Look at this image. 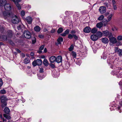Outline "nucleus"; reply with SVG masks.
Wrapping results in <instances>:
<instances>
[{"mask_svg": "<svg viewBox=\"0 0 122 122\" xmlns=\"http://www.w3.org/2000/svg\"><path fill=\"white\" fill-rule=\"evenodd\" d=\"M7 100V99L5 96H3L1 97V101L2 103V107H5L6 106L7 104L6 101Z\"/></svg>", "mask_w": 122, "mask_h": 122, "instance_id": "f257e3e1", "label": "nucleus"}, {"mask_svg": "<svg viewBox=\"0 0 122 122\" xmlns=\"http://www.w3.org/2000/svg\"><path fill=\"white\" fill-rule=\"evenodd\" d=\"M114 57L112 56L109 57L107 60V63L109 64H111L110 67L112 68H113L112 66V64L114 63Z\"/></svg>", "mask_w": 122, "mask_h": 122, "instance_id": "f03ea898", "label": "nucleus"}, {"mask_svg": "<svg viewBox=\"0 0 122 122\" xmlns=\"http://www.w3.org/2000/svg\"><path fill=\"white\" fill-rule=\"evenodd\" d=\"M23 35L24 37L27 39H30L31 37V33L28 30L25 31L23 33Z\"/></svg>", "mask_w": 122, "mask_h": 122, "instance_id": "7ed1b4c3", "label": "nucleus"}, {"mask_svg": "<svg viewBox=\"0 0 122 122\" xmlns=\"http://www.w3.org/2000/svg\"><path fill=\"white\" fill-rule=\"evenodd\" d=\"M103 35L106 36H108V37H109L110 36H112V33L111 32H110L106 30L102 31Z\"/></svg>", "mask_w": 122, "mask_h": 122, "instance_id": "20e7f679", "label": "nucleus"}, {"mask_svg": "<svg viewBox=\"0 0 122 122\" xmlns=\"http://www.w3.org/2000/svg\"><path fill=\"white\" fill-rule=\"evenodd\" d=\"M20 21V19L19 17H18L16 16L13 17L12 20V22L14 24L18 23Z\"/></svg>", "mask_w": 122, "mask_h": 122, "instance_id": "39448f33", "label": "nucleus"}, {"mask_svg": "<svg viewBox=\"0 0 122 122\" xmlns=\"http://www.w3.org/2000/svg\"><path fill=\"white\" fill-rule=\"evenodd\" d=\"M98 10L101 14H103L106 12V8L104 6H102L99 7Z\"/></svg>", "mask_w": 122, "mask_h": 122, "instance_id": "423d86ee", "label": "nucleus"}, {"mask_svg": "<svg viewBox=\"0 0 122 122\" xmlns=\"http://www.w3.org/2000/svg\"><path fill=\"white\" fill-rule=\"evenodd\" d=\"M111 43L112 44L116 43L117 42V40L114 37H113V36L112 34V36H110L109 37H108Z\"/></svg>", "mask_w": 122, "mask_h": 122, "instance_id": "0eeeda50", "label": "nucleus"}, {"mask_svg": "<svg viewBox=\"0 0 122 122\" xmlns=\"http://www.w3.org/2000/svg\"><path fill=\"white\" fill-rule=\"evenodd\" d=\"M4 8L5 10L7 11H10L11 9V5L8 3H6L5 5Z\"/></svg>", "mask_w": 122, "mask_h": 122, "instance_id": "6e6552de", "label": "nucleus"}, {"mask_svg": "<svg viewBox=\"0 0 122 122\" xmlns=\"http://www.w3.org/2000/svg\"><path fill=\"white\" fill-rule=\"evenodd\" d=\"M26 20L28 24H31L32 22L33 19L31 17L29 16L26 18Z\"/></svg>", "mask_w": 122, "mask_h": 122, "instance_id": "1a4fd4ad", "label": "nucleus"}, {"mask_svg": "<svg viewBox=\"0 0 122 122\" xmlns=\"http://www.w3.org/2000/svg\"><path fill=\"white\" fill-rule=\"evenodd\" d=\"M120 71V70L118 68H117V70H114L112 71L111 74L113 75H116L117 76V74Z\"/></svg>", "mask_w": 122, "mask_h": 122, "instance_id": "9d476101", "label": "nucleus"}, {"mask_svg": "<svg viewBox=\"0 0 122 122\" xmlns=\"http://www.w3.org/2000/svg\"><path fill=\"white\" fill-rule=\"evenodd\" d=\"M102 42L104 44H106L107 43L109 42V40L108 39L106 38H103L101 39Z\"/></svg>", "mask_w": 122, "mask_h": 122, "instance_id": "9b49d317", "label": "nucleus"}, {"mask_svg": "<svg viewBox=\"0 0 122 122\" xmlns=\"http://www.w3.org/2000/svg\"><path fill=\"white\" fill-rule=\"evenodd\" d=\"M7 1L6 0H0V7H2L4 6L6 4Z\"/></svg>", "mask_w": 122, "mask_h": 122, "instance_id": "f8f14e48", "label": "nucleus"}, {"mask_svg": "<svg viewBox=\"0 0 122 122\" xmlns=\"http://www.w3.org/2000/svg\"><path fill=\"white\" fill-rule=\"evenodd\" d=\"M91 40L93 41H96L97 40L98 37L96 35L93 34L91 36Z\"/></svg>", "mask_w": 122, "mask_h": 122, "instance_id": "ddd939ff", "label": "nucleus"}, {"mask_svg": "<svg viewBox=\"0 0 122 122\" xmlns=\"http://www.w3.org/2000/svg\"><path fill=\"white\" fill-rule=\"evenodd\" d=\"M62 61V57L61 56H59L56 58V61L57 63H59L61 62Z\"/></svg>", "mask_w": 122, "mask_h": 122, "instance_id": "4468645a", "label": "nucleus"}, {"mask_svg": "<svg viewBox=\"0 0 122 122\" xmlns=\"http://www.w3.org/2000/svg\"><path fill=\"white\" fill-rule=\"evenodd\" d=\"M91 30V28L89 27H86L84 29L83 31L84 32L87 33L90 32Z\"/></svg>", "mask_w": 122, "mask_h": 122, "instance_id": "2eb2a0df", "label": "nucleus"}, {"mask_svg": "<svg viewBox=\"0 0 122 122\" xmlns=\"http://www.w3.org/2000/svg\"><path fill=\"white\" fill-rule=\"evenodd\" d=\"M56 58L55 56H52L50 57L49 60L50 62L51 63H53L56 61Z\"/></svg>", "mask_w": 122, "mask_h": 122, "instance_id": "dca6fc26", "label": "nucleus"}, {"mask_svg": "<svg viewBox=\"0 0 122 122\" xmlns=\"http://www.w3.org/2000/svg\"><path fill=\"white\" fill-rule=\"evenodd\" d=\"M63 38L61 37H59V38L57 39V41L58 43H56V45H58L59 44H61V42L63 41Z\"/></svg>", "mask_w": 122, "mask_h": 122, "instance_id": "f3484780", "label": "nucleus"}, {"mask_svg": "<svg viewBox=\"0 0 122 122\" xmlns=\"http://www.w3.org/2000/svg\"><path fill=\"white\" fill-rule=\"evenodd\" d=\"M2 14L5 18H6V17H8L10 15L9 13L5 11H4L2 12Z\"/></svg>", "mask_w": 122, "mask_h": 122, "instance_id": "a211bd4d", "label": "nucleus"}, {"mask_svg": "<svg viewBox=\"0 0 122 122\" xmlns=\"http://www.w3.org/2000/svg\"><path fill=\"white\" fill-rule=\"evenodd\" d=\"M7 35L9 38H11L12 36V31L11 30H9L7 32Z\"/></svg>", "mask_w": 122, "mask_h": 122, "instance_id": "6ab92c4d", "label": "nucleus"}, {"mask_svg": "<svg viewBox=\"0 0 122 122\" xmlns=\"http://www.w3.org/2000/svg\"><path fill=\"white\" fill-rule=\"evenodd\" d=\"M112 16V14H110L107 17V20L106 21L107 22L111 20Z\"/></svg>", "mask_w": 122, "mask_h": 122, "instance_id": "aec40b11", "label": "nucleus"}, {"mask_svg": "<svg viewBox=\"0 0 122 122\" xmlns=\"http://www.w3.org/2000/svg\"><path fill=\"white\" fill-rule=\"evenodd\" d=\"M36 61V62L37 63V65H40L41 64L42 61L41 59H37Z\"/></svg>", "mask_w": 122, "mask_h": 122, "instance_id": "412c9836", "label": "nucleus"}, {"mask_svg": "<svg viewBox=\"0 0 122 122\" xmlns=\"http://www.w3.org/2000/svg\"><path fill=\"white\" fill-rule=\"evenodd\" d=\"M4 111L5 113L8 114L10 112V110L8 107H5L4 109Z\"/></svg>", "mask_w": 122, "mask_h": 122, "instance_id": "4be33fe9", "label": "nucleus"}, {"mask_svg": "<svg viewBox=\"0 0 122 122\" xmlns=\"http://www.w3.org/2000/svg\"><path fill=\"white\" fill-rule=\"evenodd\" d=\"M43 63L46 66H47L49 65V63L48 61L46 59H44L43 61Z\"/></svg>", "mask_w": 122, "mask_h": 122, "instance_id": "5701e85b", "label": "nucleus"}, {"mask_svg": "<svg viewBox=\"0 0 122 122\" xmlns=\"http://www.w3.org/2000/svg\"><path fill=\"white\" fill-rule=\"evenodd\" d=\"M34 29L36 31L39 32L41 28L39 26H36L34 27Z\"/></svg>", "mask_w": 122, "mask_h": 122, "instance_id": "b1692460", "label": "nucleus"}, {"mask_svg": "<svg viewBox=\"0 0 122 122\" xmlns=\"http://www.w3.org/2000/svg\"><path fill=\"white\" fill-rule=\"evenodd\" d=\"M97 34L98 37L100 38L102 36L103 33L101 32L98 31L97 33Z\"/></svg>", "mask_w": 122, "mask_h": 122, "instance_id": "393cba45", "label": "nucleus"}, {"mask_svg": "<svg viewBox=\"0 0 122 122\" xmlns=\"http://www.w3.org/2000/svg\"><path fill=\"white\" fill-rule=\"evenodd\" d=\"M103 26V24L102 22H99L97 23L96 25L97 27L101 28Z\"/></svg>", "mask_w": 122, "mask_h": 122, "instance_id": "a878e982", "label": "nucleus"}, {"mask_svg": "<svg viewBox=\"0 0 122 122\" xmlns=\"http://www.w3.org/2000/svg\"><path fill=\"white\" fill-rule=\"evenodd\" d=\"M4 116L5 118L8 120L10 119L11 118L10 116L5 114H4Z\"/></svg>", "mask_w": 122, "mask_h": 122, "instance_id": "bb28decb", "label": "nucleus"}, {"mask_svg": "<svg viewBox=\"0 0 122 122\" xmlns=\"http://www.w3.org/2000/svg\"><path fill=\"white\" fill-rule=\"evenodd\" d=\"M72 56L73 58H75L76 57V53L72 51L71 52L70 54Z\"/></svg>", "mask_w": 122, "mask_h": 122, "instance_id": "cd10ccee", "label": "nucleus"}, {"mask_svg": "<svg viewBox=\"0 0 122 122\" xmlns=\"http://www.w3.org/2000/svg\"><path fill=\"white\" fill-rule=\"evenodd\" d=\"M102 59H105L107 58V56L106 54L105 53H103L102 54V56H101Z\"/></svg>", "mask_w": 122, "mask_h": 122, "instance_id": "c85d7f7f", "label": "nucleus"}, {"mask_svg": "<svg viewBox=\"0 0 122 122\" xmlns=\"http://www.w3.org/2000/svg\"><path fill=\"white\" fill-rule=\"evenodd\" d=\"M1 37L2 39L1 41H3V40L4 41H6L7 40V37L6 36H3Z\"/></svg>", "mask_w": 122, "mask_h": 122, "instance_id": "c756f323", "label": "nucleus"}, {"mask_svg": "<svg viewBox=\"0 0 122 122\" xmlns=\"http://www.w3.org/2000/svg\"><path fill=\"white\" fill-rule=\"evenodd\" d=\"M30 61L29 59L28 58L25 59L24 60V63L27 64Z\"/></svg>", "mask_w": 122, "mask_h": 122, "instance_id": "7c9ffc66", "label": "nucleus"}, {"mask_svg": "<svg viewBox=\"0 0 122 122\" xmlns=\"http://www.w3.org/2000/svg\"><path fill=\"white\" fill-rule=\"evenodd\" d=\"M117 77L118 78L122 77V72L118 73L117 75Z\"/></svg>", "mask_w": 122, "mask_h": 122, "instance_id": "2f4dec72", "label": "nucleus"}, {"mask_svg": "<svg viewBox=\"0 0 122 122\" xmlns=\"http://www.w3.org/2000/svg\"><path fill=\"white\" fill-rule=\"evenodd\" d=\"M63 31V29L62 28H60L57 30V33H61Z\"/></svg>", "mask_w": 122, "mask_h": 122, "instance_id": "473e14b6", "label": "nucleus"}, {"mask_svg": "<svg viewBox=\"0 0 122 122\" xmlns=\"http://www.w3.org/2000/svg\"><path fill=\"white\" fill-rule=\"evenodd\" d=\"M97 31V30L96 28H94L91 30V32L92 33H95Z\"/></svg>", "mask_w": 122, "mask_h": 122, "instance_id": "72a5a7b5", "label": "nucleus"}, {"mask_svg": "<svg viewBox=\"0 0 122 122\" xmlns=\"http://www.w3.org/2000/svg\"><path fill=\"white\" fill-rule=\"evenodd\" d=\"M118 53L119 56H122V50L121 49H119L118 51Z\"/></svg>", "mask_w": 122, "mask_h": 122, "instance_id": "f704fd0d", "label": "nucleus"}, {"mask_svg": "<svg viewBox=\"0 0 122 122\" xmlns=\"http://www.w3.org/2000/svg\"><path fill=\"white\" fill-rule=\"evenodd\" d=\"M17 7H18L19 10H20L21 9V7L20 5L18 4V3L16 2L15 3Z\"/></svg>", "mask_w": 122, "mask_h": 122, "instance_id": "c9c22d12", "label": "nucleus"}, {"mask_svg": "<svg viewBox=\"0 0 122 122\" xmlns=\"http://www.w3.org/2000/svg\"><path fill=\"white\" fill-rule=\"evenodd\" d=\"M104 18V16L103 15H102L98 18V19L99 20H102Z\"/></svg>", "mask_w": 122, "mask_h": 122, "instance_id": "e433bc0d", "label": "nucleus"}, {"mask_svg": "<svg viewBox=\"0 0 122 122\" xmlns=\"http://www.w3.org/2000/svg\"><path fill=\"white\" fill-rule=\"evenodd\" d=\"M73 37V35H72L71 34H69L68 36V38L70 39H72Z\"/></svg>", "mask_w": 122, "mask_h": 122, "instance_id": "4c0bfd02", "label": "nucleus"}, {"mask_svg": "<svg viewBox=\"0 0 122 122\" xmlns=\"http://www.w3.org/2000/svg\"><path fill=\"white\" fill-rule=\"evenodd\" d=\"M36 42V39L35 37H33L32 39V42L33 44L35 43Z\"/></svg>", "mask_w": 122, "mask_h": 122, "instance_id": "58836bf2", "label": "nucleus"}, {"mask_svg": "<svg viewBox=\"0 0 122 122\" xmlns=\"http://www.w3.org/2000/svg\"><path fill=\"white\" fill-rule=\"evenodd\" d=\"M25 14V11L24 10L22 11L21 12V15L22 17L24 16Z\"/></svg>", "mask_w": 122, "mask_h": 122, "instance_id": "ea45409f", "label": "nucleus"}, {"mask_svg": "<svg viewBox=\"0 0 122 122\" xmlns=\"http://www.w3.org/2000/svg\"><path fill=\"white\" fill-rule=\"evenodd\" d=\"M73 45H71L70 47L69 48V50L70 51H71L73 50Z\"/></svg>", "mask_w": 122, "mask_h": 122, "instance_id": "a19ab883", "label": "nucleus"}, {"mask_svg": "<svg viewBox=\"0 0 122 122\" xmlns=\"http://www.w3.org/2000/svg\"><path fill=\"white\" fill-rule=\"evenodd\" d=\"M73 37L76 40H77L78 38V36H76V35L73 34Z\"/></svg>", "mask_w": 122, "mask_h": 122, "instance_id": "79ce46f5", "label": "nucleus"}, {"mask_svg": "<svg viewBox=\"0 0 122 122\" xmlns=\"http://www.w3.org/2000/svg\"><path fill=\"white\" fill-rule=\"evenodd\" d=\"M117 39L118 40L121 41L122 40V36H119L117 37Z\"/></svg>", "mask_w": 122, "mask_h": 122, "instance_id": "37998d69", "label": "nucleus"}, {"mask_svg": "<svg viewBox=\"0 0 122 122\" xmlns=\"http://www.w3.org/2000/svg\"><path fill=\"white\" fill-rule=\"evenodd\" d=\"M32 64L34 66H35L37 65L36 62V61H34L32 62Z\"/></svg>", "mask_w": 122, "mask_h": 122, "instance_id": "c03bdc74", "label": "nucleus"}, {"mask_svg": "<svg viewBox=\"0 0 122 122\" xmlns=\"http://www.w3.org/2000/svg\"><path fill=\"white\" fill-rule=\"evenodd\" d=\"M0 92L1 94H4L5 93L6 91L5 90L3 89L1 90L0 91Z\"/></svg>", "mask_w": 122, "mask_h": 122, "instance_id": "a18cd8bd", "label": "nucleus"}, {"mask_svg": "<svg viewBox=\"0 0 122 122\" xmlns=\"http://www.w3.org/2000/svg\"><path fill=\"white\" fill-rule=\"evenodd\" d=\"M69 30L67 29L64 32L66 34V35L69 34Z\"/></svg>", "mask_w": 122, "mask_h": 122, "instance_id": "49530a36", "label": "nucleus"}, {"mask_svg": "<svg viewBox=\"0 0 122 122\" xmlns=\"http://www.w3.org/2000/svg\"><path fill=\"white\" fill-rule=\"evenodd\" d=\"M3 84L2 80L0 78V87L2 86Z\"/></svg>", "mask_w": 122, "mask_h": 122, "instance_id": "de8ad7c7", "label": "nucleus"}, {"mask_svg": "<svg viewBox=\"0 0 122 122\" xmlns=\"http://www.w3.org/2000/svg\"><path fill=\"white\" fill-rule=\"evenodd\" d=\"M39 71L40 73H42L44 72L43 69L42 68H40Z\"/></svg>", "mask_w": 122, "mask_h": 122, "instance_id": "09e8293b", "label": "nucleus"}, {"mask_svg": "<svg viewBox=\"0 0 122 122\" xmlns=\"http://www.w3.org/2000/svg\"><path fill=\"white\" fill-rule=\"evenodd\" d=\"M0 117L1 119L3 120V122L6 121V119H4L3 118H2V115L1 114L0 115Z\"/></svg>", "mask_w": 122, "mask_h": 122, "instance_id": "8fccbe9b", "label": "nucleus"}, {"mask_svg": "<svg viewBox=\"0 0 122 122\" xmlns=\"http://www.w3.org/2000/svg\"><path fill=\"white\" fill-rule=\"evenodd\" d=\"M112 30L113 31L117 30V29L115 27H114V28H112Z\"/></svg>", "mask_w": 122, "mask_h": 122, "instance_id": "3c124183", "label": "nucleus"}, {"mask_svg": "<svg viewBox=\"0 0 122 122\" xmlns=\"http://www.w3.org/2000/svg\"><path fill=\"white\" fill-rule=\"evenodd\" d=\"M76 32L75 30H72L71 31V34H74Z\"/></svg>", "mask_w": 122, "mask_h": 122, "instance_id": "603ef678", "label": "nucleus"}, {"mask_svg": "<svg viewBox=\"0 0 122 122\" xmlns=\"http://www.w3.org/2000/svg\"><path fill=\"white\" fill-rule=\"evenodd\" d=\"M44 48V46H41V47L40 48V50H43Z\"/></svg>", "mask_w": 122, "mask_h": 122, "instance_id": "864d4df0", "label": "nucleus"}, {"mask_svg": "<svg viewBox=\"0 0 122 122\" xmlns=\"http://www.w3.org/2000/svg\"><path fill=\"white\" fill-rule=\"evenodd\" d=\"M120 107H118L117 108V110L119 111V112L120 113L121 112V110H120Z\"/></svg>", "mask_w": 122, "mask_h": 122, "instance_id": "5fc2aeb1", "label": "nucleus"}, {"mask_svg": "<svg viewBox=\"0 0 122 122\" xmlns=\"http://www.w3.org/2000/svg\"><path fill=\"white\" fill-rule=\"evenodd\" d=\"M113 5H116V2L114 0H112Z\"/></svg>", "mask_w": 122, "mask_h": 122, "instance_id": "6e6d98bb", "label": "nucleus"}, {"mask_svg": "<svg viewBox=\"0 0 122 122\" xmlns=\"http://www.w3.org/2000/svg\"><path fill=\"white\" fill-rule=\"evenodd\" d=\"M113 6L114 9V10H116L117 9V7L116 5H113Z\"/></svg>", "mask_w": 122, "mask_h": 122, "instance_id": "4d7b16f0", "label": "nucleus"}, {"mask_svg": "<svg viewBox=\"0 0 122 122\" xmlns=\"http://www.w3.org/2000/svg\"><path fill=\"white\" fill-rule=\"evenodd\" d=\"M119 85L121 87H122V82L120 81L119 83Z\"/></svg>", "mask_w": 122, "mask_h": 122, "instance_id": "13d9d810", "label": "nucleus"}, {"mask_svg": "<svg viewBox=\"0 0 122 122\" xmlns=\"http://www.w3.org/2000/svg\"><path fill=\"white\" fill-rule=\"evenodd\" d=\"M61 35L62 36H66V34L64 32V33H63L62 34H61Z\"/></svg>", "mask_w": 122, "mask_h": 122, "instance_id": "bf43d9fd", "label": "nucleus"}, {"mask_svg": "<svg viewBox=\"0 0 122 122\" xmlns=\"http://www.w3.org/2000/svg\"><path fill=\"white\" fill-rule=\"evenodd\" d=\"M39 37L41 38H43V36L41 35H39Z\"/></svg>", "mask_w": 122, "mask_h": 122, "instance_id": "052dcab7", "label": "nucleus"}, {"mask_svg": "<svg viewBox=\"0 0 122 122\" xmlns=\"http://www.w3.org/2000/svg\"><path fill=\"white\" fill-rule=\"evenodd\" d=\"M15 50L18 52L20 53V51L17 48H16Z\"/></svg>", "mask_w": 122, "mask_h": 122, "instance_id": "680f3d73", "label": "nucleus"}, {"mask_svg": "<svg viewBox=\"0 0 122 122\" xmlns=\"http://www.w3.org/2000/svg\"><path fill=\"white\" fill-rule=\"evenodd\" d=\"M58 75L56 74H54V75H53V76L55 78H56L58 77Z\"/></svg>", "mask_w": 122, "mask_h": 122, "instance_id": "e2e57ef3", "label": "nucleus"}, {"mask_svg": "<svg viewBox=\"0 0 122 122\" xmlns=\"http://www.w3.org/2000/svg\"><path fill=\"white\" fill-rule=\"evenodd\" d=\"M17 28L18 29V30H20L21 29V25H19V26H18L17 27Z\"/></svg>", "mask_w": 122, "mask_h": 122, "instance_id": "0e129e2a", "label": "nucleus"}, {"mask_svg": "<svg viewBox=\"0 0 122 122\" xmlns=\"http://www.w3.org/2000/svg\"><path fill=\"white\" fill-rule=\"evenodd\" d=\"M55 32V30L54 29H52L51 31V32L52 33H54Z\"/></svg>", "mask_w": 122, "mask_h": 122, "instance_id": "69168bd1", "label": "nucleus"}, {"mask_svg": "<svg viewBox=\"0 0 122 122\" xmlns=\"http://www.w3.org/2000/svg\"><path fill=\"white\" fill-rule=\"evenodd\" d=\"M118 48L117 47H115V52L118 51Z\"/></svg>", "mask_w": 122, "mask_h": 122, "instance_id": "338daca9", "label": "nucleus"}, {"mask_svg": "<svg viewBox=\"0 0 122 122\" xmlns=\"http://www.w3.org/2000/svg\"><path fill=\"white\" fill-rule=\"evenodd\" d=\"M38 78L40 80H41L43 78L42 77L39 76H38Z\"/></svg>", "mask_w": 122, "mask_h": 122, "instance_id": "774afa93", "label": "nucleus"}]
</instances>
